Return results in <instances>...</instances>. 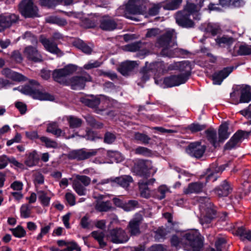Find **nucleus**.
<instances>
[{
    "label": "nucleus",
    "instance_id": "obj_1",
    "mask_svg": "<svg viewBox=\"0 0 251 251\" xmlns=\"http://www.w3.org/2000/svg\"><path fill=\"white\" fill-rule=\"evenodd\" d=\"M172 246L177 247L179 244L187 251H202L203 239L199 232L195 230L185 233L181 240L176 235H173L171 239Z\"/></svg>",
    "mask_w": 251,
    "mask_h": 251
},
{
    "label": "nucleus",
    "instance_id": "obj_2",
    "mask_svg": "<svg viewBox=\"0 0 251 251\" xmlns=\"http://www.w3.org/2000/svg\"><path fill=\"white\" fill-rule=\"evenodd\" d=\"M29 83L32 86L26 85L23 86L21 89L15 88L14 90H19L21 93L25 95H29L34 99L40 100H54V97L52 95L45 91L40 90L34 86L39 85L37 81L34 80H30Z\"/></svg>",
    "mask_w": 251,
    "mask_h": 251
},
{
    "label": "nucleus",
    "instance_id": "obj_3",
    "mask_svg": "<svg viewBox=\"0 0 251 251\" xmlns=\"http://www.w3.org/2000/svg\"><path fill=\"white\" fill-rule=\"evenodd\" d=\"M199 201L201 204L200 206L205 211V214L200 219V222L202 225L209 224L216 217L217 211L209 199L201 198Z\"/></svg>",
    "mask_w": 251,
    "mask_h": 251
},
{
    "label": "nucleus",
    "instance_id": "obj_4",
    "mask_svg": "<svg viewBox=\"0 0 251 251\" xmlns=\"http://www.w3.org/2000/svg\"><path fill=\"white\" fill-rule=\"evenodd\" d=\"M177 32L174 29H167L158 36L156 44L159 47H167L176 45Z\"/></svg>",
    "mask_w": 251,
    "mask_h": 251
},
{
    "label": "nucleus",
    "instance_id": "obj_5",
    "mask_svg": "<svg viewBox=\"0 0 251 251\" xmlns=\"http://www.w3.org/2000/svg\"><path fill=\"white\" fill-rule=\"evenodd\" d=\"M77 70V67L74 65H69L65 66L63 69H56L52 73V77L53 79L62 84L67 83L68 80L66 77L72 75Z\"/></svg>",
    "mask_w": 251,
    "mask_h": 251
},
{
    "label": "nucleus",
    "instance_id": "obj_6",
    "mask_svg": "<svg viewBox=\"0 0 251 251\" xmlns=\"http://www.w3.org/2000/svg\"><path fill=\"white\" fill-rule=\"evenodd\" d=\"M106 237L107 240L115 244L124 243L129 239L126 232L121 227L109 229Z\"/></svg>",
    "mask_w": 251,
    "mask_h": 251
},
{
    "label": "nucleus",
    "instance_id": "obj_7",
    "mask_svg": "<svg viewBox=\"0 0 251 251\" xmlns=\"http://www.w3.org/2000/svg\"><path fill=\"white\" fill-rule=\"evenodd\" d=\"M19 10L25 18L38 16V8L34 4L32 0H23L19 5Z\"/></svg>",
    "mask_w": 251,
    "mask_h": 251
},
{
    "label": "nucleus",
    "instance_id": "obj_8",
    "mask_svg": "<svg viewBox=\"0 0 251 251\" xmlns=\"http://www.w3.org/2000/svg\"><path fill=\"white\" fill-rule=\"evenodd\" d=\"M91 182V179L86 176L76 175L73 182V187L76 193L79 196L85 195L86 187Z\"/></svg>",
    "mask_w": 251,
    "mask_h": 251
},
{
    "label": "nucleus",
    "instance_id": "obj_9",
    "mask_svg": "<svg viewBox=\"0 0 251 251\" xmlns=\"http://www.w3.org/2000/svg\"><path fill=\"white\" fill-rule=\"evenodd\" d=\"M145 0H129L126 5V10L132 14H143L147 10Z\"/></svg>",
    "mask_w": 251,
    "mask_h": 251
},
{
    "label": "nucleus",
    "instance_id": "obj_10",
    "mask_svg": "<svg viewBox=\"0 0 251 251\" xmlns=\"http://www.w3.org/2000/svg\"><path fill=\"white\" fill-rule=\"evenodd\" d=\"M175 19L176 23L180 27L184 28H193L195 23L190 18V16L182 10L176 12L175 14Z\"/></svg>",
    "mask_w": 251,
    "mask_h": 251
},
{
    "label": "nucleus",
    "instance_id": "obj_11",
    "mask_svg": "<svg viewBox=\"0 0 251 251\" xmlns=\"http://www.w3.org/2000/svg\"><path fill=\"white\" fill-rule=\"evenodd\" d=\"M96 150L87 151L84 149L73 150L69 152L67 157L70 159H76L78 161L86 160L96 155Z\"/></svg>",
    "mask_w": 251,
    "mask_h": 251
},
{
    "label": "nucleus",
    "instance_id": "obj_12",
    "mask_svg": "<svg viewBox=\"0 0 251 251\" xmlns=\"http://www.w3.org/2000/svg\"><path fill=\"white\" fill-rule=\"evenodd\" d=\"M92 81V77L87 74L83 76H75L70 78L68 79L66 85H70L74 90L83 89L86 82Z\"/></svg>",
    "mask_w": 251,
    "mask_h": 251
},
{
    "label": "nucleus",
    "instance_id": "obj_13",
    "mask_svg": "<svg viewBox=\"0 0 251 251\" xmlns=\"http://www.w3.org/2000/svg\"><path fill=\"white\" fill-rule=\"evenodd\" d=\"M19 20V17L15 14L0 15V32L9 28L13 24Z\"/></svg>",
    "mask_w": 251,
    "mask_h": 251
},
{
    "label": "nucleus",
    "instance_id": "obj_14",
    "mask_svg": "<svg viewBox=\"0 0 251 251\" xmlns=\"http://www.w3.org/2000/svg\"><path fill=\"white\" fill-rule=\"evenodd\" d=\"M151 162L148 160H139L133 167V171L137 175L146 176L150 170L152 169Z\"/></svg>",
    "mask_w": 251,
    "mask_h": 251
},
{
    "label": "nucleus",
    "instance_id": "obj_15",
    "mask_svg": "<svg viewBox=\"0 0 251 251\" xmlns=\"http://www.w3.org/2000/svg\"><path fill=\"white\" fill-rule=\"evenodd\" d=\"M251 133V130L250 131H246L242 130H238L231 137L230 140L226 144L225 149L231 150L234 148L241 142L242 139L248 138Z\"/></svg>",
    "mask_w": 251,
    "mask_h": 251
},
{
    "label": "nucleus",
    "instance_id": "obj_16",
    "mask_svg": "<svg viewBox=\"0 0 251 251\" xmlns=\"http://www.w3.org/2000/svg\"><path fill=\"white\" fill-rule=\"evenodd\" d=\"M80 101L84 105L95 109L97 113L102 111L103 110L98 108V106L100 103V99L96 96L88 95L80 98Z\"/></svg>",
    "mask_w": 251,
    "mask_h": 251
},
{
    "label": "nucleus",
    "instance_id": "obj_17",
    "mask_svg": "<svg viewBox=\"0 0 251 251\" xmlns=\"http://www.w3.org/2000/svg\"><path fill=\"white\" fill-rule=\"evenodd\" d=\"M143 220L142 215L140 213H137L135 217L129 222L127 228L130 235L136 236L140 234V226Z\"/></svg>",
    "mask_w": 251,
    "mask_h": 251
},
{
    "label": "nucleus",
    "instance_id": "obj_18",
    "mask_svg": "<svg viewBox=\"0 0 251 251\" xmlns=\"http://www.w3.org/2000/svg\"><path fill=\"white\" fill-rule=\"evenodd\" d=\"M25 57L29 61L34 62H42L43 61V57L40 51L31 46L25 47L24 50Z\"/></svg>",
    "mask_w": 251,
    "mask_h": 251
},
{
    "label": "nucleus",
    "instance_id": "obj_19",
    "mask_svg": "<svg viewBox=\"0 0 251 251\" xmlns=\"http://www.w3.org/2000/svg\"><path fill=\"white\" fill-rule=\"evenodd\" d=\"M39 41L48 51L57 55L62 54L58 48L57 44L52 39H48L44 35H41L39 37Z\"/></svg>",
    "mask_w": 251,
    "mask_h": 251
},
{
    "label": "nucleus",
    "instance_id": "obj_20",
    "mask_svg": "<svg viewBox=\"0 0 251 251\" xmlns=\"http://www.w3.org/2000/svg\"><path fill=\"white\" fill-rule=\"evenodd\" d=\"M117 21L108 15L102 16L100 20V28L104 31H112L117 27Z\"/></svg>",
    "mask_w": 251,
    "mask_h": 251
},
{
    "label": "nucleus",
    "instance_id": "obj_21",
    "mask_svg": "<svg viewBox=\"0 0 251 251\" xmlns=\"http://www.w3.org/2000/svg\"><path fill=\"white\" fill-rule=\"evenodd\" d=\"M206 149V146L201 145L200 142L192 143L188 146L189 153L197 158H201Z\"/></svg>",
    "mask_w": 251,
    "mask_h": 251
},
{
    "label": "nucleus",
    "instance_id": "obj_22",
    "mask_svg": "<svg viewBox=\"0 0 251 251\" xmlns=\"http://www.w3.org/2000/svg\"><path fill=\"white\" fill-rule=\"evenodd\" d=\"M234 67L230 66L224 68L223 70L214 73L211 76L214 84L220 85L233 70Z\"/></svg>",
    "mask_w": 251,
    "mask_h": 251
},
{
    "label": "nucleus",
    "instance_id": "obj_23",
    "mask_svg": "<svg viewBox=\"0 0 251 251\" xmlns=\"http://www.w3.org/2000/svg\"><path fill=\"white\" fill-rule=\"evenodd\" d=\"M186 81V77L179 75H171L164 78L163 83L168 87L179 85Z\"/></svg>",
    "mask_w": 251,
    "mask_h": 251
},
{
    "label": "nucleus",
    "instance_id": "obj_24",
    "mask_svg": "<svg viewBox=\"0 0 251 251\" xmlns=\"http://www.w3.org/2000/svg\"><path fill=\"white\" fill-rule=\"evenodd\" d=\"M138 65L136 61H126L122 63L118 68L119 72L124 75H127Z\"/></svg>",
    "mask_w": 251,
    "mask_h": 251
},
{
    "label": "nucleus",
    "instance_id": "obj_25",
    "mask_svg": "<svg viewBox=\"0 0 251 251\" xmlns=\"http://www.w3.org/2000/svg\"><path fill=\"white\" fill-rule=\"evenodd\" d=\"M175 66L177 69L182 72L179 75L186 77V80L191 75V66L189 61H182L175 64Z\"/></svg>",
    "mask_w": 251,
    "mask_h": 251
},
{
    "label": "nucleus",
    "instance_id": "obj_26",
    "mask_svg": "<svg viewBox=\"0 0 251 251\" xmlns=\"http://www.w3.org/2000/svg\"><path fill=\"white\" fill-rule=\"evenodd\" d=\"M216 194L219 197H226L231 193L232 188L228 182L224 180L222 184L214 190Z\"/></svg>",
    "mask_w": 251,
    "mask_h": 251
},
{
    "label": "nucleus",
    "instance_id": "obj_27",
    "mask_svg": "<svg viewBox=\"0 0 251 251\" xmlns=\"http://www.w3.org/2000/svg\"><path fill=\"white\" fill-rule=\"evenodd\" d=\"M203 187V184L201 182L191 183L184 189V193L186 195L192 193H199L202 191Z\"/></svg>",
    "mask_w": 251,
    "mask_h": 251
},
{
    "label": "nucleus",
    "instance_id": "obj_28",
    "mask_svg": "<svg viewBox=\"0 0 251 251\" xmlns=\"http://www.w3.org/2000/svg\"><path fill=\"white\" fill-rule=\"evenodd\" d=\"M154 181V179H152L146 181H141L138 183L141 197L145 198H149L150 197V191L148 185L153 183Z\"/></svg>",
    "mask_w": 251,
    "mask_h": 251
},
{
    "label": "nucleus",
    "instance_id": "obj_29",
    "mask_svg": "<svg viewBox=\"0 0 251 251\" xmlns=\"http://www.w3.org/2000/svg\"><path fill=\"white\" fill-rule=\"evenodd\" d=\"M228 124L225 123L222 124L218 129V143H223L226 139L229 136V133L228 132Z\"/></svg>",
    "mask_w": 251,
    "mask_h": 251
},
{
    "label": "nucleus",
    "instance_id": "obj_30",
    "mask_svg": "<svg viewBox=\"0 0 251 251\" xmlns=\"http://www.w3.org/2000/svg\"><path fill=\"white\" fill-rule=\"evenodd\" d=\"M95 207L99 212H107L114 209L112 203L109 201H103L98 200L96 201Z\"/></svg>",
    "mask_w": 251,
    "mask_h": 251
},
{
    "label": "nucleus",
    "instance_id": "obj_31",
    "mask_svg": "<svg viewBox=\"0 0 251 251\" xmlns=\"http://www.w3.org/2000/svg\"><path fill=\"white\" fill-rule=\"evenodd\" d=\"M207 140L215 148L220 146L218 143L217 132L212 128H209L205 131Z\"/></svg>",
    "mask_w": 251,
    "mask_h": 251
},
{
    "label": "nucleus",
    "instance_id": "obj_32",
    "mask_svg": "<svg viewBox=\"0 0 251 251\" xmlns=\"http://www.w3.org/2000/svg\"><path fill=\"white\" fill-rule=\"evenodd\" d=\"M111 181L115 182L120 186L126 188L128 187L130 184L133 182L132 177L128 175H124L117 177L114 180Z\"/></svg>",
    "mask_w": 251,
    "mask_h": 251
},
{
    "label": "nucleus",
    "instance_id": "obj_33",
    "mask_svg": "<svg viewBox=\"0 0 251 251\" xmlns=\"http://www.w3.org/2000/svg\"><path fill=\"white\" fill-rule=\"evenodd\" d=\"M39 159L40 158L37 152L34 151L27 155L25 163L29 167H32L37 165Z\"/></svg>",
    "mask_w": 251,
    "mask_h": 251
},
{
    "label": "nucleus",
    "instance_id": "obj_34",
    "mask_svg": "<svg viewBox=\"0 0 251 251\" xmlns=\"http://www.w3.org/2000/svg\"><path fill=\"white\" fill-rule=\"evenodd\" d=\"M235 41L234 38L227 35H223L222 37H218L215 39V42L219 47H223L224 45L230 46Z\"/></svg>",
    "mask_w": 251,
    "mask_h": 251
},
{
    "label": "nucleus",
    "instance_id": "obj_35",
    "mask_svg": "<svg viewBox=\"0 0 251 251\" xmlns=\"http://www.w3.org/2000/svg\"><path fill=\"white\" fill-rule=\"evenodd\" d=\"M251 100V88L248 85L243 87L241 90L240 102H248Z\"/></svg>",
    "mask_w": 251,
    "mask_h": 251
},
{
    "label": "nucleus",
    "instance_id": "obj_36",
    "mask_svg": "<svg viewBox=\"0 0 251 251\" xmlns=\"http://www.w3.org/2000/svg\"><path fill=\"white\" fill-rule=\"evenodd\" d=\"M46 131L52 133L57 137L60 136L62 133V130L59 128L58 123L55 122L50 123L47 125Z\"/></svg>",
    "mask_w": 251,
    "mask_h": 251
},
{
    "label": "nucleus",
    "instance_id": "obj_37",
    "mask_svg": "<svg viewBox=\"0 0 251 251\" xmlns=\"http://www.w3.org/2000/svg\"><path fill=\"white\" fill-rule=\"evenodd\" d=\"M236 234L240 236L241 240L244 241L245 239L251 241V231L247 229L243 226L238 227L236 230Z\"/></svg>",
    "mask_w": 251,
    "mask_h": 251
},
{
    "label": "nucleus",
    "instance_id": "obj_38",
    "mask_svg": "<svg viewBox=\"0 0 251 251\" xmlns=\"http://www.w3.org/2000/svg\"><path fill=\"white\" fill-rule=\"evenodd\" d=\"M73 45L85 53L89 54L92 52V47L89 46L82 40L75 41L73 42Z\"/></svg>",
    "mask_w": 251,
    "mask_h": 251
},
{
    "label": "nucleus",
    "instance_id": "obj_39",
    "mask_svg": "<svg viewBox=\"0 0 251 251\" xmlns=\"http://www.w3.org/2000/svg\"><path fill=\"white\" fill-rule=\"evenodd\" d=\"M67 121L71 128H79L83 124V121L81 119L73 116L68 117Z\"/></svg>",
    "mask_w": 251,
    "mask_h": 251
},
{
    "label": "nucleus",
    "instance_id": "obj_40",
    "mask_svg": "<svg viewBox=\"0 0 251 251\" xmlns=\"http://www.w3.org/2000/svg\"><path fill=\"white\" fill-rule=\"evenodd\" d=\"M182 0H168L162 5V7L167 10H175L178 8Z\"/></svg>",
    "mask_w": 251,
    "mask_h": 251
},
{
    "label": "nucleus",
    "instance_id": "obj_41",
    "mask_svg": "<svg viewBox=\"0 0 251 251\" xmlns=\"http://www.w3.org/2000/svg\"><path fill=\"white\" fill-rule=\"evenodd\" d=\"M182 10L191 16L195 13H197L199 11L200 9L198 8L196 4L193 3L187 2Z\"/></svg>",
    "mask_w": 251,
    "mask_h": 251
},
{
    "label": "nucleus",
    "instance_id": "obj_42",
    "mask_svg": "<svg viewBox=\"0 0 251 251\" xmlns=\"http://www.w3.org/2000/svg\"><path fill=\"white\" fill-rule=\"evenodd\" d=\"M142 43L140 41L136 42L124 47V50L127 51L135 52L138 51L142 48Z\"/></svg>",
    "mask_w": 251,
    "mask_h": 251
},
{
    "label": "nucleus",
    "instance_id": "obj_43",
    "mask_svg": "<svg viewBox=\"0 0 251 251\" xmlns=\"http://www.w3.org/2000/svg\"><path fill=\"white\" fill-rule=\"evenodd\" d=\"M116 139L117 136L115 132L106 131L103 136V142L107 144H113Z\"/></svg>",
    "mask_w": 251,
    "mask_h": 251
},
{
    "label": "nucleus",
    "instance_id": "obj_44",
    "mask_svg": "<svg viewBox=\"0 0 251 251\" xmlns=\"http://www.w3.org/2000/svg\"><path fill=\"white\" fill-rule=\"evenodd\" d=\"M63 0H40V4L48 8L55 7L56 5L62 3Z\"/></svg>",
    "mask_w": 251,
    "mask_h": 251
},
{
    "label": "nucleus",
    "instance_id": "obj_45",
    "mask_svg": "<svg viewBox=\"0 0 251 251\" xmlns=\"http://www.w3.org/2000/svg\"><path fill=\"white\" fill-rule=\"evenodd\" d=\"M40 139L42 142L45 143L46 147L47 148L55 149L58 147V143L55 141L51 140L47 137H40Z\"/></svg>",
    "mask_w": 251,
    "mask_h": 251
},
{
    "label": "nucleus",
    "instance_id": "obj_46",
    "mask_svg": "<svg viewBox=\"0 0 251 251\" xmlns=\"http://www.w3.org/2000/svg\"><path fill=\"white\" fill-rule=\"evenodd\" d=\"M91 234L92 236L99 242L101 247H104L106 245V243L103 241L104 234L103 232L93 231Z\"/></svg>",
    "mask_w": 251,
    "mask_h": 251
},
{
    "label": "nucleus",
    "instance_id": "obj_47",
    "mask_svg": "<svg viewBox=\"0 0 251 251\" xmlns=\"http://www.w3.org/2000/svg\"><path fill=\"white\" fill-rule=\"evenodd\" d=\"M169 192V189L165 185H161L158 187L155 194L156 197L162 200L165 197V194Z\"/></svg>",
    "mask_w": 251,
    "mask_h": 251
},
{
    "label": "nucleus",
    "instance_id": "obj_48",
    "mask_svg": "<svg viewBox=\"0 0 251 251\" xmlns=\"http://www.w3.org/2000/svg\"><path fill=\"white\" fill-rule=\"evenodd\" d=\"M239 55H248L251 54V46L248 45H241L237 51Z\"/></svg>",
    "mask_w": 251,
    "mask_h": 251
},
{
    "label": "nucleus",
    "instance_id": "obj_49",
    "mask_svg": "<svg viewBox=\"0 0 251 251\" xmlns=\"http://www.w3.org/2000/svg\"><path fill=\"white\" fill-rule=\"evenodd\" d=\"M139 202L135 200H129L127 202L124 203L123 209L126 211H129L135 207H138Z\"/></svg>",
    "mask_w": 251,
    "mask_h": 251
},
{
    "label": "nucleus",
    "instance_id": "obj_50",
    "mask_svg": "<svg viewBox=\"0 0 251 251\" xmlns=\"http://www.w3.org/2000/svg\"><path fill=\"white\" fill-rule=\"evenodd\" d=\"M134 139L136 140L139 141L144 144H148L151 138L147 135L141 133L140 132H135L134 134Z\"/></svg>",
    "mask_w": 251,
    "mask_h": 251
},
{
    "label": "nucleus",
    "instance_id": "obj_51",
    "mask_svg": "<svg viewBox=\"0 0 251 251\" xmlns=\"http://www.w3.org/2000/svg\"><path fill=\"white\" fill-rule=\"evenodd\" d=\"M10 230L13 234L16 237L22 238L26 234V232L23 227L20 226H18L15 228H11Z\"/></svg>",
    "mask_w": 251,
    "mask_h": 251
},
{
    "label": "nucleus",
    "instance_id": "obj_52",
    "mask_svg": "<svg viewBox=\"0 0 251 251\" xmlns=\"http://www.w3.org/2000/svg\"><path fill=\"white\" fill-rule=\"evenodd\" d=\"M135 153L136 154H141L146 156H151L152 154V152L151 150L143 147H139L137 148L135 150Z\"/></svg>",
    "mask_w": 251,
    "mask_h": 251
},
{
    "label": "nucleus",
    "instance_id": "obj_53",
    "mask_svg": "<svg viewBox=\"0 0 251 251\" xmlns=\"http://www.w3.org/2000/svg\"><path fill=\"white\" fill-rule=\"evenodd\" d=\"M206 126L204 125H200L199 124L193 123L190 125L187 128L192 133L197 132L204 129Z\"/></svg>",
    "mask_w": 251,
    "mask_h": 251
},
{
    "label": "nucleus",
    "instance_id": "obj_54",
    "mask_svg": "<svg viewBox=\"0 0 251 251\" xmlns=\"http://www.w3.org/2000/svg\"><path fill=\"white\" fill-rule=\"evenodd\" d=\"M173 46L162 47L163 49L160 52V54L162 56H166L168 57H173L175 56V52L174 50H170V48Z\"/></svg>",
    "mask_w": 251,
    "mask_h": 251
},
{
    "label": "nucleus",
    "instance_id": "obj_55",
    "mask_svg": "<svg viewBox=\"0 0 251 251\" xmlns=\"http://www.w3.org/2000/svg\"><path fill=\"white\" fill-rule=\"evenodd\" d=\"M39 199L40 200L41 203L44 206H48L49 204L50 198L47 197L46 193L44 191H40L38 192Z\"/></svg>",
    "mask_w": 251,
    "mask_h": 251
},
{
    "label": "nucleus",
    "instance_id": "obj_56",
    "mask_svg": "<svg viewBox=\"0 0 251 251\" xmlns=\"http://www.w3.org/2000/svg\"><path fill=\"white\" fill-rule=\"evenodd\" d=\"M161 7H162V5L161 3L153 4L149 9V14L151 16L158 14Z\"/></svg>",
    "mask_w": 251,
    "mask_h": 251
},
{
    "label": "nucleus",
    "instance_id": "obj_57",
    "mask_svg": "<svg viewBox=\"0 0 251 251\" xmlns=\"http://www.w3.org/2000/svg\"><path fill=\"white\" fill-rule=\"evenodd\" d=\"M10 58L17 63H21L23 60V57L19 50L13 51L11 55Z\"/></svg>",
    "mask_w": 251,
    "mask_h": 251
},
{
    "label": "nucleus",
    "instance_id": "obj_58",
    "mask_svg": "<svg viewBox=\"0 0 251 251\" xmlns=\"http://www.w3.org/2000/svg\"><path fill=\"white\" fill-rule=\"evenodd\" d=\"M10 79L15 81H22L27 80L26 77L16 72H13Z\"/></svg>",
    "mask_w": 251,
    "mask_h": 251
},
{
    "label": "nucleus",
    "instance_id": "obj_59",
    "mask_svg": "<svg viewBox=\"0 0 251 251\" xmlns=\"http://www.w3.org/2000/svg\"><path fill=\"white\" fill-rule=\"evenodd\" d=\"M151 70V68L148 67L147 66L143 67L140 71V73L142 75V79L143 80L146 81L150 77V72Z\"/></svg>",
    "mask_w": 251,
    "mask_h": 251
},
{
    "label": "nucleus",
    "instance_id": "obj_60",
    "mask_svg": "<svg viewBox=\"0 0 251 251\" xmlns=\"http://www.w3.org/2000/svg\"><path fill=\"white\" fill-rule=\"evenodd\" d=\"M82 26L86 28H93L96 26V23L90 19H85L82 22Z\"/></svg>",
    "mask_w": 251,
    "mask_h": 251
},
{
    "label": "nucleus",
    "instance_id": "obj_61",
    "mask_svg": "<svg viewBox=\"0 0 251 251\" xmlns=\"http://www.w3.org/2000/svg\"><path fill=\"white\" fill-rule=\"evenodd\" d=\"M24 38L25 39H29L31 43L33 44H37L38 40L36 36L33 35L30 32L26 31L24 36Z\"/></svg>",
    "mask_w": 251,
    "mask_h": 251
},
{
    "label": "nucleus",
    "instance_id": "obj_62",
    "mask_svg": "<svg viewBox=\"0 0 251 251\" xmlns=\"http://www.w3.org/2000/svg\"><path fill=\"white\" fill-rule=\"evenodd\" d=\"M15 106L20 111L21 114H24L27 110L26 104L22 102H17L15 103Z\"/></svg>",
    "mask_w": 251,
    "mask_h": 251
},
{
    "label": "nucleus",
    "instance_id": "obj_63",
    "mask_svg": "<svg viewBox=\"0 0 251 251\" xmlns=\"http://www.w3.org/2000/svg\"><path fill=\"white\" fill-rule=\"evenodd\" d=\"M208 31L213 35L215 36L221 33L222 30L219 26H210L208 27Z\"/></svg>",
    "mask_w": 251,
    "mask_h": 251
},
{
    "label": "nucleus",
    "instance_id": "obj_64",
    "mask_svg": "<svg viewBox=\"0 0 251 251\" xmlns=\"http://www.w3.org/2000/svg\"><path fill=\"white\" fill-rule=\"evenodd\" d=\"M240 113L244 116L248 115L249 118L251 119V120L247 123V124L251 125V104L249 105L247 109L241 110L240 111Z\"/></svg>",
    "mask_w": 251,
    "mask_h": 251
}]
</instances>
